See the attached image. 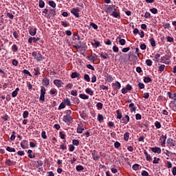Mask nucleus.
Masks as SVG:
<instances>
[{
	"mask_svg": "<svg viewBox=\"0 0 176 176\" xmlns=\"http://www.w3.org/2000/svg\"><path fill=\"white\" fill-rule=\"evenodd\" d=\"M92 157H93L94 160H100V157L97 154H92Z\"/></svg>",
	"mask_w": 176,
	"mask_h": 176,
	"instance_id": "nucleus-54",
	"label": "nucleus"
},
{
	"mask_svg": "<svg viewBox=\"0 0 176 176\" xmlns=\"http://www.w3.org/2000/svg\"><path fill=\"white\" fill-rule=\"evenodd\" d=\"M64 102L65 104H66V105H67V107H71V100H69V98L64 99Z\"/></svg>",
	"mask_w": 176,
	"mask_h": 176,
	"instance_id": "nucleus-35",
	"label": "nucleus"
},
{
	"mask_svg": "<svg viewBox=\"0 0 176 176\" xmlns=\"http://www.w3.org/2000/svg\"><path fill=\"white\" fill-rule=\"evenodd\" d=\"M79 76H80V74H79L78 72H73V73H72V75H71L72 79H75L76 78H79Z\"/></svg>",
	"mask_w": 176,
	"mask_h": 176,
	"instance_id": "nucleus-20",
	"label": "nucleus"
},
{
	"mask_svg": "<svg viewBox=\"0 0 176 176\" xmlns=\"http://www.w3.org/2000/svg\"><path fill=\"white\" fill-rule=\"evenodd\" d=\"M164 68H166V65H161L158 68V71H160V72H163V71H164Z\"/></svg>",
	"mask_w": 176,
	"mask_h": 176,
	"instance_id": "nucleus-47",
	"label": "nucleus"
},
{
	"mask_svg": "<svg viewBox=\"0 0 176 176\" xmlns=\"http://www.w3.org/2000/svg\"><path fill=\"white\" fill-rule=\"evenodd\" d=\"M71 95L74 96V97H76V96H78V91L76 90H72L71 91Z\"/></svg>",
	"mask_w": 176,
	"mask_h": 176,
	"instance_id": "nucleus-60",
	"label": "nucleus"
},
{
	"mask_svg": "<svg viewBox=\"0 0 176 176\" xmlns=\"http://www.w3.org/2000/svg\"><path fill=\"white\" fill-rule=\"evenodd\" d=\"M23 73L25 75H28V76H32V75H31V73L27 69H23Z\"/></svg>",
	"mask_w": 176,
	"mask_h": 176,
	"instance_id": "nucleus-57",
	"label": "nucleus"
},
{
	"mask_svg": "<svg viewBox=\"0 0 176 176\" xmlns=\"http://www.w3.org/2000/svg\"><path fill=\"white\" fill-rule=\"evenodd\" d=\"M69 152H74L75 151V146H74L73 144H70L69 146Z\"/></svg>",
	"mask_w": 176,
	"mask_h": 176,
	"instance_id": "nucleus-51",
	"label": "nucleus"
},
{
	"mask_svg": "<svg viewBox=\"0 0 176 176\" xmlns=\"http://www.w3.org/2000/svg\"><path fill=\"white\" fill-rule=\"evenodd\" d=\"M143 152L146 156V160H147V162H151V160H152V157H151V155L148 154V152L146 151V150H144Z\"/></svg>",
	"mask_w": 176,
	"mask_h": 176,
	"instance_id": "nucleus-16",
	"label": "nucleus"
},
{
	"mask_svg": "<svg viewBox=\"0 0 176 176\" xmlns=\"http://www.w3.org/2000/svg\"><path fill=\"white\" fill-rule=\"evenodd\" d=\"M84 79L85 80H86V82H90V76H89V74H85L84 76Z\"/></svg>",
	"mask_w": 176,
	"mask_h": 176,
	"instance_id": "nucleus-55",
	"label": "nucleus"
},
{
	"mask_svg": "<svg viewBox=\"0 0 176 176\" xmlns=\"http://www.w3.org/2000/svg\"><path fill=\"white\" fill-rule=\"evenodd\" d=\"M159 58H160V54H155L153 61H155V63H159Z\"/></svg>",
	"mask_w": 176,
	"mask_h": 176,
	"instance_id": "nucleus-29",
	"label": "nucleus"
},
{
	"mask_svg": "<svg viewBox=\"0 0 176 176\" xmlns=\"http://www.w3.org/2000/svg\"><path fill=\"white\" fill-rule=\"evenodd\" d=\"M29 115H30V113H28V111H23V119H27V118H28Z\"/></svg>",
	"mask_w": 176,
	"mask_h": 176,
	"instance_id": "nucleus-39",
	"label": "nucleus"
},
{
	"mask_svg": "<svg viewBox=\"0 0 176 176\" xmlns=\"http://www.w3.org/2000/svg\"><path fill=\"white\" fill-rule=\"evenodd\" d=\"M90 26L92 27V28H94V30H97L98 28V26L97 25V24L91 22L90 23Z\"/></svg>",
	"mask_w": 176,
	"mask_h": 176,
	"instance_id": "nucleus-50",
	"label": "nucleus"
},
{
	"mask_svg": "<svg viewBox=\"0 0 176 176\" xmlns=\"http://www.w3.org/2000/svg\"><path fill=\"white\" fill-rule=\"evenodd\" d=\"M38 7L41 8V9H43V8H45V1L43 0H39Z\"/></svg>",
	"mask_w": 176,
	"mask_h": 176,
	"instance_id": "nucleus-30",
	"label": "nucleus"
},
{
	"mask_svg": "<svg viewBox=\"0 0 176 176\" xmlns=\"http://www.w3.org/2000/svg\"><path fill=\"white\" fill-rule=\"evenodd\" d=\"M80 98L82 100H89V96L85 94H80L79 95Z\"/></svg>",
	"mask_w": 176,
	"mask_h": 176,
	"instance_id": "nucleus-22",
	"label": "nucleus"
},
{
	"mask_svg": "<svg viewBox=\"0 0 176 176\" xmlns=\"http://www.w3.org/2000/svg\"><path fill=\"white\" fill-rule=\"evenodd\" d=\"M122 122L124 124H127V123L130 122V116H129V115H125V116L122 118Z\"/></svg>",
	"mask_w": 176,
	"mask_h": 176,
	"instance_id": "nucleus-11",
	"label": "nucleus"
},
{
	"mask_svg": "<svg viewBox=\"0 0 176 176\" xmlns=\"http://www.w3.org/2000/svg\"><path fill=\"white\" fill-rule=\"evenodd\" d=\"M160 141H161V145L162 146H164L166 145V140H167V135H162L160 138Z\"/></svg>",
	"mask_w": 176,
	"mask_h": 176,
	"instance_id": "nucleus-10",
	"label": "nucleus"
},
{
	"mask_svg": "<svg viewBox=\"0 0 176 176\" xmlns=\"http://www.w3.org/2000/svg\"><path fill=\"white\" fill-rule=\"evenodd\" d=\"M161 63L163 64H166L167 65L171 64V60H170V56L165 55L161 57Z\"/></svg>",
	"mask_w": 176,
	"mask_h": 176,
	"instance_id": "nucleus-3",
	"label": "nucleus"
},
{
	"mask_svg": "<svg viewBox=\"0 0 176 176\" xmlns=\"http://www.w3.org/2000/svg\"><path fill=\"white\" fill-rule=\"evenodd\" d=\"M85 131V127L83 126V124H78L76 131L78 134H82L83 131Z\"/></svg>",
	"mask_w": 176,
	"mask_h": 176,
	"instance_id": "nucleus-9",
	"label": "nucleus"
},
{
	"mask_svg": "<svg viewBox=\"0 0 176 176\" xmlns=\"http://www.w3.org/2000/svg\"><path fill=\"white\" fill-rule=\"evenodd\" d=\"M46 94V89L45 87H41V95H40V101H45V95Z\"/></svg>",
	"mask_w": 176,
	"mask_h": 176,
	"instance_id": "nucleus-4",
	"label": "nucleus"
},
{
	"mask_svg": "<svg viewBox=\"0 0 176 176\" xmlns=\"http://www.w3.org/2000/svg\"><path fill=\"white\" fill-rule=\"evenodd\" d=\"M19 91H20V88H19V87L16 88L15 90L14 91H12V98L17 97V95L19 94Z\"/></svg>",
	"mask_w": 176,
	"mask_h": 176,
	"instance_id": "nucleus-15",
	"label": "nucleus"
},
{
	"mask_svg": "<svg viewBox=\"0 0 176 176\" xmlns=\"http://www.w3.org/2000/svg\"><path fill=\"white\" fill-rule=\"evenodd\" d=\"M143 81L144 83H149V82H152V78L151 77H144Z\"/></svg>",
	"mask_w": 176,
	"mask_h": 176,
	"instance_id": "nucleus-33",
	"label": "nucleus"
},
{
	"mask_svg": "<svg viewBox=\"0 0 176 176\" xmlns=\"http://www.w3.org/2000/svg\"><path fill=\"white\" fill-rule=\"evenodd\" d=\"M146 64L148 67H152L153 62H152V60H151V59H147V60H146Z\"/></svg>",
	"mask_w": 176,
	"mask_h": 176,
	"instance_id": "nucleus-36",
	"label": "nucleus"
},
{
	"mask_svg": "<svg viewBox=\"0 0 176 176\" xmlns=\"http://www.w3.org/2000/svg\"><path fill=\"white\" fill-rule=\"evenodd\" d=\"M166 144H168L169 146H175L176 145L175 140H173L171 138L167 139Z\"/></svg>",
	"mask_w": 176,
	"mask_h": 176,
	"instance_id": "nucleus-8",
	"label": "nucleus"
},
{
	"mask_svg": "<svg viewBox=\"0 0 176 176\" xmlns=\"http://www.w3.org/2000/svg\"><path fill=\"white\" fill-rule=\"evenodd\" d=\"M42 83L43 86L47 87L49 85H50V80L47 78H44L42 80Z\"/></svg>",
	"mask_w": 176,
	"mask_h": 176,
	"instance_id": "nucleus-14",
	"label": "nucleus"
},
{
	"mask_svg": "<svg viewBox=\"0 0 176 176\" xmlns=\"http://www.w3.org/2000/svg\"><path fill=\"white\" fill-rule=\"evenodd\" d=\"M85 93H87V94H89V96H94V91L91 90V89L90 88H87L85 89Z\"/></svg>",
	"mask_w": 176,
	"mask_h": 176,
	"instance_id": "nucleus-19",
	"label": "nucleus"
},
{
	"mask_svg": "<svg viewBox=\"0 0 176 176\" xmlns=\"http://www.w3.org/2000/svg\"><path fill=\"white\" fill-rule=\"evenodd\" d=\"M160 161V158H157L156 157H154V160L153 161V164H159V162Z\"/></svg>",
	"mask_w": 176,
	"mask_h": 176,
	"instance_id": "nucleus-48",
	"label": "nucleus"
},
{
	"mask_svg": "<svg viewBox=\"0 0 176 176\" xmlns=\"http://www.w3.org/2000/svg\"><path fill=\"white\" fill-rule=\"evenodd\" d=\"M54 85H55L58 89H60V87H63L64 82H63V80H61L56 79L54 80Z\"/></svg>",
	"mask_w": 176,
	"mask_h": 176,
	"instance_id": "nucleus-5",
	"label": "nucleus"
},
{
	"mask_svg": "<svg viewBox=\"0 0 176 176\" xmlns=\"http://www.w3.org/2000/svg\"><path fill=\"white\" fill-rule=\"evenodd\" d=\"M6 151H8V152H16V149L10 146H7Z\"/></svg>",
	"mask_w": 176,
	"mask_h": 176,
	"instance_id": "nucleus-43",
	"label": "nucleus"
},
{
	"mask_svg": "<svg viewBox=\"0 0 176 176\" xmlns=\"http://www.w3.org/2000/svg\"><path fill=\"white\" fill-rule=\"evenodd\" d=\"M12 50L14 53H16V52L19 50V47H17V45L16 44H14L12 46Z\"/></svg>",
	"mask_w": 176,
	"mask_h": 176,
	"instance_id": "nucleus-34",
	"label": "nucleus"
},
{
	"mask_svg": "<svg viewBox=\"0 0 176 176\" xmlns=\"http://www.w3.org/2000/svg\"><path fill=\"white\" fill-rule=\"evenodd\" d=\"M92 46H94V47H98L100 46V42L96 40H94L92 42Z\"/></svg>",
	"mask_w": 176,
	"mask_h": 176,
	"instance_id": "nucleus-31",
	"label": "nucleus"
},
{
	"mask_svg": "<svg viewBox=\"0 0 176 176\" xmlns=\"http://www.w3.org/2000/svg\"><path fill=\"white\" fill-rule=\"evenodd\" d=\"M155 126L156 129H161L162 128V124H160V122H159V121H156L155 122Z\"/></svg>",
	"mask_w": 176,
	"mask_h": 176,
	"instance_id": "nucleus-46",
	"label": "nucleus"
},
{
	"mask_svg": "<svg viewBox=\"0 0 176 176\" xmlns=\"http://www.w3.org/2000/svg\"><path fill=\"white\" fill-rule=\"evenodd\" d=\"M151 151L153 152V153H158V155L162 153V148H160V147H153L151 148Z\"/></svg>",
	"mask_w": 176,
	"mask_h": 176,
	"instance_id": "nucleus-12",
	"label": "nucleus"
},
{
	"mask_svg": "<svg viewBox=\"0 0 176 176\" xmlns=\"http://www.w3.org/2000/svg\"><path fill=\"white\" fill-rule=\"evenodd\" d=\"M100 56L104 60H107V58H108L109 57V55L107 53H104V54L101 53V54H100Z\"/></svg>",
	"mask_w": 176,
	"mask_h": 176,
	"instance_id": "nucleus-24",
	"label": "nucleus"
},
{
	"mask_svg": "<svg viewBox=\"0 0 176 176\" xmlns=\"http://www.w3.org/2000/svg\"><path fill=\"white\" fill-rule=\"evenodd\" d=\"M132 168H133V170H134L135 171H138V170L140 169V164H135L134 165H133Z\"/></svg>",
	"mask_w": 176,
	"mask_h": 176,
	"instance_id": "nucleus-38",
	"label": "nucleus"
},
{
	"mask_svg": "<svg viewBox=\"0 0 176 176\" xmlns=\"http://www.w3.org/2000/svg\"><path fill=\"white\" fill-rule=\"evenodd\" d=\"M142 118V116H141V114L137 113V114L135 115V119H136V120H141Z\"/></svg>",
	"mask_w": 176,
	"mask_h": 176,
	"instance_id": "nucleus-58",
	"label": "nucleus"
},
{
	"mask_svg": "<svg viewBox=\"0 0 176 176\" xmlns=\"http://www.w3.org/2000/svg\"><path fill=\"white\" fill-rule=\"evenodd\" d=\"M138 86L140 90H142V89H145V85L142 82H139Z\"/></svg>",
	"mask_w": 176,
	"mask_h": 176,
	"instance_id": "nucleus-42",
	"label": "nucleus"
},
{
	"mask_svg": "<svg viewBox=\"0 0 176 176\" xmlns=\"http://www.w3.org/2000/svg\"><path fill=\"white\" fill-rule=\"evenodd\" d=\"M116 113H117V119H122V113H120V111L117 110Z\"/></svg>",
	"mask_w": 176,
	"mask_h": 176,
	"instance_id": "nucleus-53",
	"label": "nucleus"
},
{
	"mask_svg": "<svg viewBox=\"0 0 176 176\" xmlns=\"http://www.w3.org/2000/svg\"><path fill=\"white\" fill-rule=\"evenodd\" d=\"M51 96H56L57 94V89H52L50 91Z\"/></svg>",
	"mask_w": 176,
	"mask_h": 176,
	"instance_id": "nucleus-41",
	"label": "nucleus"
},
{
	"mask_svg": "<svg viewBox=\"0 0 176 176\" xmlns=\"http://www.w3.org/2000/svg\"><path fill=\"white\" fill-rule=\"evenodd\" d=\"M142 176H148V175H149V173L148 172H146V170H143L142 172Z\"/></svg>",
	"mask_w": 176,
	"mask_h": 176,
	"instance_id": "nucleus-64",
	"label": "nucleus"
},
{
	"mask_svg": "<svg viewBox=\"0 0 176 176\" xmlns=\"http://www.w3.org/2000/svg\"><path fill=\"white\" fill-rule=\"evenodd\" d=\"M73 145H75V146H78L79 145V141L78 140H72Z\"/></svg>",
	"mask_w": 176,
	"mask_h": 176,
	"instance_id": "nucleus-56",
	"label": "nucleus"
},
{
	"mask_svg": "<svg viewBox=\"0 0 176 176\" xmlns=\"http://www.w3.org/2000/svg\"><path fill=\"white\" fill-rule=\"evenodd\" d=\"M129 108H131V112L133 113V112H135L137 111V107L134 105V103H131L129 105Z\"/></svg>",
	"mask_w": 176,
	"mask_h": 176,
	"instance_id": "nucleus-17",
	"label": "nucleus"
},
{
	"mask_svg": "<svg viewBox=\"0 0 176 176\" xmlns=\"http://www.w3.org/2000/svg\"><path fill=\"white\" fill-rule=\"evenodd\" d=\"M104 107V104H102V103L101 102H98L96 104V108L97 109H102V107Z\"/></svg>",
	"mask_w": 176,
	"mask_h": 176,
	"instance_id": "nucleus-40",
	"label": "nucleus"
},
{
	"mask_svg": "<svg viewBox=\"0 0 176 176\" xmlns=\"http://www.w3.org/2000/svg\"><path fill=\"white\" fill-rule=\"evenodd\" d=\"M27 140H23L21 142V146L23 149H27Z\"/></svg>",
	"mask_w": 176,
	"mask_h": 176,
	"instance_id": "nucleus-21",
	"label": "nucleus"
},
{
	"mask_svg": "<svg viewBox=\"0 0 176 176\" xmlns=\"http://www.w3.org/2000/svg\"><path fill=\"white\" fill-rule=\"evenodd\" d=\"M149 42L152 46V47H155L156 46V41H155V38H151L149 39Z\"/></svg>",
	"mask_w": 176,
	"mask_h": 176,
	"instance_id": "nucleus-27",
	"label": "nucleus"
},
{
	"mask_svg": "<svg viewBox=\"0 0 176 176\" xmlns=\"http://www.w3.org/2000/svg\"><path fill=\"white\" fill-rule=\"evenodd\" d=\"M76 171H82V170H85V168L82 165H78L76 167Z\"/></svg>",
	"mask_w": 176,
	"mask_h": 176,
	"instance_id": "nucleus-37",
	"label": "nucleus"
},
{
	"mask_svg": "<svg viewBox=\"0 0 176 176\" xmlns=\"http://www.w3.org/2000/svg\"><path fill=\"white\" fill-rule=\"evenodd\" d=\"M114 147L118 149V148L120 147V143L119 142H116L114 143Z\"/></svg>",
	"mask_w": 176,
	"mask_h": 176,
	"instance_id": "nucleus-62",
	"label": "nucleus"
},
{
	"mask_svg": "<svg viewBox=\"0 0 176 176\" xmlns=\"http://www.w3.org/2000/svg\"><path fill=\"white\" fill-rule=\"evenodd\" d=\"M98 120L100 122H102V120H104V116H102V114L98 115Z\"/></svg>",
	"mask_w": 176,
	"mask_h": 176,
	"instance_id": "nucleus-45",
	"label": "nucleus"
},
{
	"mask_svg": "<svg viewBox=\"0 0 176 176\" xmlns=\"http://www.w3.org/2000/svg\"><path fill=\"white\" fill-rule=\"evenodd\" d=\"M162 151H164V153L166 155V156H170V155H176L175 153H172L168 150H164V148H163Z\"/></svg>",
	"mask_w": 176,
	"mask_h": 176,
	"instance_id": "nucleus-28",
	"label": "nucleus"
},
{
	"mask_svg": "<svg viewBox=\"0 0 176 176\" xmlns=\"http://www.w3.org/2000/svg\"><path fill=\"white\" fill-rule=\"evenodd\" d=\"M106 80L109 82H113V77L111 75H107L106 76Z\"/></svg>",
	"mask_w": 176,
	"mask_h": 176,
	"instance_id": "nucleus-26",
	"label": "nucleus"
},
{
	"mask_svg": "<svg viewBox=\"0 0 176 176\" xmlns=\"http://www.w3.org/2000/svg\"><path fill=\"white\" fill-rule=\"evenodd\" d=\"M129 138H130V133L129 132H126L124 134V141H129Z\"/></svg>",
	"mask_w": 176,
	"mask_h": 176,
	"instance_id": "nucleus-32",
	"label": "nucleus"
},
{
	"mask_svg": "<svg viewBox=\"0 0 176 176\" xmlns=\"http://www.w3.org/2000/svg\"><path fill=\"white\" fill-rule=\"evenodd\" d=\"M50 16H56V10L54 9L50 10Z\"/></svg>",
	"mask_w": 176,
	"mask_h": 176,
	"instance_id": "nucleus-52",
	"label": "nucleus"
},
{
	"mask_svg": "<svg viewBox=\"0 0 176 176\" xmlns=\"http://www.w3.org/2000/svg\"><path fill=\"white\" fill-rule=\"evenodd\" d=\"M145 19H151V12H146L144 14Z\"/></svg>",
	"mask_w": 176,
	"mask_h": 176,
	"instance_id": "nucleus-61",
	"label": "nucleus"
},
{
	"mask_svg": "<svg viewBox=\"0 0 176 176\" xmlns=\"http://www.w3.org/2000/svg\"><path fill=\"white\" fill-rule=\"evenodd\" d=\"M34 76H38V75H41V72L39 71V67H36L34 69Z\"/></svg>",
	"mask_w": 176,
	"mask_h": 176,
	"instance_id": "nucleus-23",
	"label": "nucleus"
},
{
	"mask_svg": "<svg viewBox=\"0 0 176 176\" xmlns=\"http://www.w3.org/2000/svg\"><path fill=\"white\" fill-rule=\"evenodd\" d=\"M111 16H113V17H115V19H120V13L116 11H114L111 14Z\"/></svg>",
	"mask_w": 176,
	"mask_h": 176,
	"instance_id": "nucleus-18",
	"label": "nucleus"
},
{
	"mask_svg": "<svg viewBox=\"0 0 176 176\" xmlns=\"http://www.w3.org/2000/svg\"><path fill=\"white\" fill-rule=\"evenodd\" d=\"M150 12L153 13V14H157V10L155 8H151Z\"/></svg>",
	"mask_w": 176,
	"mask_h": 176,
	"instance_id": "nucleus-49",
	"label": "nucleus"
},
{
	"mask_svg": "<svg viewBox=\"0 0 176 176\" xmlns=\"http://www.w3.org/2000/svg\"><path fill=\"white\" fill-rule=\"evenodd\" d=\"M6 164H7V166H12V164H13V162L10 160H6Z\"/></svg>",
	"mask_w": 176,
	"mask_h": 176,
	"instance_id": "nucleus-59",
	"label": "nucleus"
},
{
	"mask_svg": "<svg viewBox=\"0 0 176 176\" xmlns=\"http://www.w3.org/2000/svg\"><path fill=\"white\" fill-rule=\"evenodd\" d=\"M64 108H65V104L64 103H60L59 107H58V109H64Z\"/></svg>",
	"mask_w": 176,
	"mask_h": 176,
	"instance_id": "nucleus-63",
	"label": "nucleus"
},
{
	"mask_svg": "<svg viewBox=\"0 0 176 176\" xmlns=\"http://www.w3.org/2000/svg\"><path fill=\"white\" fill-rule=\"evenodd\" d=\"M79 12H80V10L78 8H74L71 10L72 14H74V16H75V17H77V18L79 17Z\"/></svg>",
	"mask_w": 176,
	"mask_h": 176,
	"instance_id": "nucleus-7",
	"label": "nucleus"
},
{
	"mask_svg": "<svg viewBox=\"0 0 176 176\" xmlns=\"http://www.w3.org/2000/svg\"><path fill=\"white\" fill-rule=\"evenodd\" d=\"M72 113V111L71 110H68L67 114L63 116V120L65 122V123H72L74 120L71 116Z\"/></svg>",
	"mask_w": 176,
	"mask_h": 176,
	"instance_id": "nucleus-1",
	"label": "nucleus"
},
{
	"mask_svg": "<svg viewBox=\"0 0 176 176\" xmlns=\"http://www.w3.org/2000/svg\"><path fill=\"white\" fill-rule=\"evenodd\" d=\"M50 6H51V8H56V3L53 1H50L48 2Z\"/></svg>",
	"mask_w": 176,
	"mask_h": 176,
	"instance_id": "nucleus-44",
	"label": "nucleus"
},
{
	"mask_svg": "<svg viewBox=\"0 0 176 176\" xmlns=\"http://www.w3.org/2000/svg\"><path fill=\"white\" fill-rule=\"evenodd\" d=\"M29 34L32 36H35V35H36V28H30V29L29 30Z\"/></svg>",
	"mask_w": 176,
	"mask_h": 176,
	"instance_id": "nucleus-13",
	"label": "nucleus"
},
{
	"mask_svg": "<svg viewBox=\"0 0 176 176\" xmlns=\"http://www.w3.org/2000/svg\"><path fill=\"white\" fill-rule=\"evenodd\" d=\"M32 57H34L36 61L39 62L43 60V56L42 55V54H41V52H39V51H34L32 53Z\"/></svg>",
	"mask_w": 176,
	"mask_h": 176,
	"instance_id": "nucleus-2",
	"label": "nucleus"
},
{
	"mask_svg": "<svg viewBox=\"0 0 176 176\" xmlns=\"http://www.w3.org/2000/svg\"><path fill=\"white\" fill-rule=\"evenodd\" d=\"M118 7L115 5H110L107 8V13H113L116 10H117Z\"/></svg>",
	"mask_w": 176,
	"mask_h": 176,
	"instance_id": "nucleus-6",
	"label": "nucleus"
},
{
	"mask_svg": "<svg viewBox=\"0 0 176 176\" xmlns=\"http://www.w3.org/2000/svg\"><path fill=\"white\" fill-rule=\"evenodd\" d=\"M118 39H120L119 43L121 45V46H124V45H126V40L124 38H120V37H118Z\"/></svg>",
	"mask_w": 176,
	"mask_h": 176,
	"instance_id": "nucleus-25",
	"label": "nucleus"
}]
</instances>
